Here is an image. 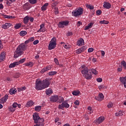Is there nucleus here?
I'll use <instances>...</instances> for the list:
<instances>
[{
	"mask_svg": "<svg viewBox=\"0 0 126 126\" xmlns=\"http://www.w3.org/2000/svg\"><path fill=\"white\" fill-rule=\"evenodd\" d=\"M18 105V104H17V103L16 102H14L13 105H12V107L15 109V108L17 107V106Z\"/></svg>",
	"mask_w": 126,
	"mask_h": 126,
	"instance_id": "obj_47",
	"label": "nucleus"
},
{
	"mask_svg": "<svg viewBox=\"0 0 126 126\" xmlns=\"http://www.w3.org/2000/svg\"><path fill=\"white\" fill-rule=\"evenodd\" d=\"M80 50H81V52L82 53L83 52H84L86 50V47L85 46H83L82 48H79Z\"/></svg>",
	"mask_w": 126,
	"mask_h": 126,
	"instance_id": "obj_43",
	"label": "nucleus"
},
{
	"mask_svg": "<svg viewBox=\"0 0 126 126\" xmlns=\"http://www.w3.org/2000/svg\"><path fill=\"white\" fill-rule=\"evenodd\" d=\"M93 51H94V49H93L92 48H89L88 52L89 53H92V52H93Z\"/></svg>",
	"mask_w": 126,
	"mask_h": 126,
	"instance_id": "obj_52",
	"label": "nucleus"
},
{
	"mask_svg": "<svg viewBox=\"0 0 126 126\" xmlns=\"http://www.w3.org/2000/svg\"><path fill=\"white\" fill-rule=\"evenodd\" d=\"M54 62L56 64H59V60H58V59L55 58L54 59Z\"/></svg>",
	"mask_w": 126,
	"mask_h": 126,
	"instance_id": "obj_56",
	"label": "nucleus"
},
{
	"mask_svg": "<svg viewBox=\"0 0 126 126\" xmlns=\"http://www.w3.org/2000/svg\"><path fill=\"white\" fill-rule=\"evenodd\" d=\"M3 17L4 18H8V19L13 18L12 16L6 15H3Z\"/></svg>",
	"mask_w": 126,
	"mask_h": 126,
	"instance_id": "obj_40",
	"label": "nucleus"
},
{
	"mask_svg": "<svg viewBox=\"0 0 126 126\" xmlns=\"http://www.w3.org/2000/svg\"><path fill=\"white\" fill-rule=\"evenodd\" d=\"M10 26H11V24L6 23L5 24L2 25V28L3 29H7V28H9Z\"/></svg>",
	"mask_w": 126,
	"mask_h": 126,
	"instance_id": "obj_17",
	"label": "nucleus"
},
{
	"mask_svg": "<svg viewBox=\"0 0 126 126\" xmlns=\"http://www.w3.org/2000/svg\"><path fill=\"white\" fill-rule=\"evenodd\" d=\"M105 120L104 117H100L97 120H94V123H96V125H99L101 123H103Z\"/></svg>",
	"mask_w": 126,
	"mask_h": 126,
	"instance_id": "obj_11",
	"label": "nucleus"
},
{
	"mask_svg": "<svg viewBox=\"0 0 126 126\" xmlns=\"http://www.w3.org/2000/svg\"><path fill=\"white\" fill-rule=\"evenodd\" d=\"M94 24L92 23H90L88 26H86L85 27V30H88V29H90L91 28H92V27L93 26Z\"/></svg>",
	"mask_w": 126,
	"mask_h": 126,
	"instance_id": "obj_21",
	"label": "nucleus"
},
{
	"mask_svg": "<svg viewBox=\"0 0 126 126\" xmlns=\"http://www.w3.org/2000/svg\"><path fill=\"white\" fill-rule=\"evenodd\" d=\"M54 12L55 14H59V8L58 7L54 8Z\"/></svg>",
	"mask_w": 126,
	"mask_h": 126,
	"instance_id": "obj_42",
	"label": "nucleus"
},
{
	"mask_svg": "<svg viewBox=\"0 0 126 126\" xmlns=\"http://www.w3.org/2000/svg\"><path fill=\"white\" fill-rule=\"evenodd\" d=\"M114 106V104L112 102H110L107 105V107L110 109V108H112Z\"/></svg>",
	"mask_w": 126,
	"mask_h": 126,
	"instance_id": "obj_39",
	"label": "nucleus"
},
{
	"mask_svg": "<svg viewBox=\"0 0 126 126\" xmlns=\"http://www.w3.org/2000/svg\"><path fill=\"white\" fill-rule=\"evenodd\" d=\"M41 106H36L35 107L34 110L36 112H40L41 111Z\"/></svg>",
	"mask_w": 126,
	"mask_h": 126,
	"instance_id": "obj_28",
	"label": "nucleus"
},
{
	"mask_svg": "<svg viewBox=\"0 0 126 126\" xmlns=\"http://www.w3.org/2000/svg\"><path fill=\"white\" fill-rule=\"evenodd\" d=\"M26 34H27V32L26 31H22L20 32V35L22 36H25Z\"/></svg>",
	"mask_w": 126,
	"mask_h": 126,
	"instance_id": "obj_30",
	"label": "nucleus"
},
{
	"mask_svg": "<svg viewBox=\"0 0 126 126\" xmlns=\"http://www.w3.org/2000/svg\"><path fill=\"white\" fill-rule=\"evenodd\" d=\"M29 43H30V41L28 39L25 42V43H22L18 46L14 53V58L15 59H17V58L24 54V51H26L28 49V46L27 44H29Z\"/></svg>",
	"mask_w": 126,
	"mask_h": 126,
	"instance_id": "obj_1",
	"label": "nucleus"
},
{
	"mask_svg": "<svg viewBox=\"0 0 126 126\" xmlns=\"http://www.w3.org/2000/svg\"><path fill=\"white\" fill-rule=\"evenodd\" d=\"M29 21V16H27L24 18V23L25 24H28Z\"/></svg>",
	"mask_w": 126,
	"mask_h": 126,
	"instance_id": "obj_22",
	"label": "nucleus"
},
{
	"mask_svg": "<svg viewBox=\"0 0 126 126\" xmlns=\"http://www.w3.org/2000/svg\"><path fill=\"white\" fill-rule=\"evenodd\" d=\"M57 46V38L53 37L51 40L50 41L49 44L48 45L49 50H54L56 46Z\"/></svg>",
	"mask_w": 126,
	"mask_h": 126,
	"instance_id": "obj_5",
	"label": "nucleus"
},
{
	"mask_svg": "<svg viewBox=\"0 0 126 126\" xmlns=\"http://www.w3.org/2000/svg\"><path fill=\"white\" fill-rule=\"evenodd\" d=\"M68 23H69V22L67 21L60 22L58 24V26L59 28H63L64 26H67V25H68Z\"/></svg>",
	"mask_w": 126,
	"mask_h": 126,
	"instance_id": "obj_9",
	"label": "nucleus"
},
{
	"mask_svg": "<svg viewBox=\"0 0 126 126\" xmlns=\"http://www.w3.org/2000/svg\"><path fill=\"white\" fill-rule=\"evenodd\" d=\"M59 109L63 110V108H69V104L67 103V101H64L61 104H60L58 107Z\"/></svg>",
	"mask_w": 126,
	"mask_h": 126,
	"instance_id": "obj_8",
	"label": "nucleus"
},
{
	"mask_svg": "<svg viewBox=\"0 0 126 126\" xmlns=\"http://www.w3.org/2000/svg\"><path fill=\"white\" fill-rule=\"evenodd\" d=\"M25 61H26V59L24 58V59H21L19 62H17L19 63V64H20V63H24Z\"/></svg>",
	"mask_w": 126,
	"mask_h": 126,
	"instance_id": "obj_38",
	"label": "nucleus"
},
{
	"mask_svg": "<svg viewBox=\"0 0 126 126\" xmlns=\"http://www.w3.org/2000/svg\"><path fill=\"white\" fill-rule=\"evenodd\" d=\"M103 7H104V8H106L107 9L111 8V3L108 2H104Z\"/></svg>",
	"mask_w": 126,
	"mask_h": 126,
	"instance_id": "obj_15",
	"label": "nucleus"
},
{
	"mask_svg": "<svg viewBox=\"0 0 126 126\" xmlns=\"http://www.w3.org/2000/svg\"><path fill=\"white\" fill-rule=\"evenodd\" d=\"M82 74H83V76H84L86 79H91V78H92V73L93 74H98L97 70L94 68L89 70L88 67H86L85 65H82Z\"/></svg>",
	"mask_w": 126,
	"mask_h": 126,
	"instance_id": "obj_2",
	"label": "nucleus"
},
{
	"mask_svg": "<svg viewBox=\"0 0 126 126\" xmlns=\"http://www.w3.org/2000/svg\"><path fill=\"white\" fill-rule=\"evenodd\" d=\"M118 112L119 113V117H122V116H124V113L123 112V111H119Z\"/></svg>",
	"mask_w": 126,
	"mask_h": 126,
	"instance_id": "obj_53",
	"label": "nucleus"
},
{
	"mask_svg": "<svg viewBox=\"0 0 126 126\" xmlns=\"http://www.w3.org/2000/svg\"><path fill=\"white\" fill-rule=\"evenodd\" d=\"M117 70L118 72H121V71H122L123 69H122V68H118Z\"/></svg>",
	"mask_w": 126,
	"mask_h": 126,
	"instance_id": "obj_64",
	"label": "nucleus"
},
{
	"mask_svg": "<svg viewBox=\"0 0 126 126\" xmlns=\"http://www.w3.org/2000/svg\"><path fill=\"white\" fill-rule=\"evenodd\" d=\"M23 7L24 10H28L30 9V5H29V3H26L23 5Z\"/></svg>",
	"mask_w": 126,
	"mask_h": 126,
	"instance_id": "obj_20",
	"label": "nucleus"
},
{
	"mask_svg": "<svg viewBox=\"0 0 126 126\" xmlns=\"http://www.w3.org/2000/svg\"><path fill=\"white\" fill-rule=\"evenodd\" d=\"M96 81H97V82H102L103 79L101 78H98L96 79Z\"/></svg>",
	"mask_w": 126,
	"mask_h": 126,
	"instance_id": "obj_51",
	"label": "nucleus"
},
{
	"mask_svg": "<svg viewBox=\"0 0 126 126\" xmlns=\"http://www.w3.org/2000/svg\"><path fill=\"white\" fill-rule=\"evenodd\" d=\"M47 70H49V68H48V66H46V67L43 68L41 71V73H44L46 72V71H47Z\"/></svg>",
	"mask_w": 126,
	"mask_h": 126,
	"instance_id": "obj_26",
	"label": "nucleus"
},
{
	"mask_svg": "<svg viewBox=\"0 0 126 126\" xmlns=\"http://www.w3.org/2000/svg\"><path fill=\"white\" fill-rule=\"evenodd\" d=\"M79 93H80V92L79 91H74L72 92V94L73 95H74V96H77V95H78L79 94Z\"/></svg>",
	"mask_w": 126,
	"mask_h": 126,
	"instance_id": "obj_37",
	"label": "nucleus"
},
{
	"mask_svg": "<svg viewBox=\"0 0 126 126\" xmlns=\"http://www.w3.org/2000/svg\"><path fill=\"white\" fill-rule=\"evenodd\" d=\"M99 23L100 24H109V21L106 20L100 21Z\"/></svg>",
	"mask_w": 126,
	"mask_h": 126,
	"instance_id": "obj_34",
	"label": "nucleus"
},
{
	"mask_svg": "<svg viewBox=\"0 0 126 126\" xmlns=\"http://www.w3.org/2000/svg\"><path fill=\"white\" fill-rule=\"evenodd\" d=\"M49 5L48 3H45L41 7V10L45 11L47 9V7Z\"/></svg>",
	"mask_w": 126,
	"mask_h": 126,
	"instance_id": "obj_24",
	"label": "nucleus"
},
{
	"mask_svg": "<svg viewBox=\"0 0 126 126\" xmlns=\"http://www.w3.org/2000/svg\"><path fill=\"white\" fill-rule=\"evenodd\" d=\"M64 48H65V49H68L69 47H68V45L67 44H65L64 45Z\"/></svg>",
	"mask_w": 126,
	"mask_h": 126,
	"instance_id": "obj_63",
	"label": "nucleus"
},
{
	"mask_svg": "<svg viewBox=\"0 0 126 126\" xmlns=\"http://www.w3.org/2000/svg\"><path fill=\"white\" fill-rule=\"evenodd\" d=\"M15 92H16V89H12L10 90V91H9V94L11 95L15 94Z\"/></svg>",
	"mask_w": 126,
	"mask_h": 126,
	"instance_id": "obj_29",
	"label": "nucleus"
},
{
	"mask_svg": "<svg viewBox=\"0 0 126 126\" xmlns=\"http://www.w3.org/2000/svg\"><path fill=\"white\" fill-rule=\"evenodd\" d=\"M40 28L39 29V30L38 31H37V32H45L46 31V30H45V28H44V27H45V24H42L40 25Z\"/></svg>",
	"mask_w": 126,
	"mask_h": 126,
	"instance_id": "obj_16",
	"label": "nucleus"
},
{
	"mask_svg": "<svg viewBox=\"0 0 126 126\" xmlns=\"http://www.w3.org/2000/svg\"><path fill=\"white\" fill-rule=\"evenodd\" d=\"M34 40H35V39L33 37H30V38L29 39V40L30 41V42H33V41H34Z\"/></svg>",
	"mask_w": 126,
	"mask_h": 126,
	"instance_id": "obj_55",
	"label": "nucleus"
},
{
	"mask_svg": "<svg viewBox=\"0 0 126 126\" xmlns=\"http://www.w3.org/2000/svg\"><path fill=\"white\" fill-rule=\"evenodd\" d=\"M81 50H80V49H78L76 51V54L77 55H79V54H81Z\"/></svg>",
	"mask_w": 126,
	"mask_h": 126,
	"instance_id": "obj_46",
	"label": "nucleus"
},
{
	"mask_svg": "<svg viewBox=\"0 0 126 126\" xmlns=\"http://www.w3.org/2000/svg\"><path fill=\"white\" fill-rule=\"evenodd\" d=\"M38 43H39V40H36L33 41V45H37V44H38Z\"/></svg>",
	"mask_w": 126,
	"mask_h": 126,
	"instance_id": "obj_57",
	"label": "nucleus"
},
{
	"mask_svg": "<svg viewBox=\"0 0 126 126\" xmlns=\"http://www.w3.org/2000/svg\"><path fill=\"white\" fill-rule=\"evenodd\" d=\"M41 83L42 84L43 89L48 88V87L50 86V84H51V83H50L49 80L48 78H46L45 80L41 81Z\"/></svg>",
	"mask_w": 126,
	"mask_h": 126,
	"instance_id": "obj_7",
	"label": "nucleus"
},
{
	"mask_svg": "<svg viewBox=\"0 0 126 126\" xmlns=\"http://www.w3.org/2000/svg\"><path fill=\"white\" fill-rule=\"evenodd\" d=\"M35 88L36 90H43L44 88H43V85L42 84V80H39L37 79L35 81Z\"/></svg>",
	"mask_w": 126,
	"mask_h": 126,
	"instance_id": "obj_6",
	"label": "nucleus"
},
{
	"mask_svg": "<svg viewBox=\"0 0 126 126\" xmlns=\"http://www.w3.org/2000/svg\"><path fill=\"white\" fill-rule=\"evenodd\" d=\"M59 121H60V118L57 117L55 119V123H58V122H59Z\"/></svg>",
	"mask_w": 126,
	"mask_h": 126,
	"instance_id": "obj_62",
	"label": "nucleus"
},
{
	"mask_svg": "<svg viewBox=\"0 0 126 126\" xmlns=\"http://www.w3.org/2000/svg\"><path fill=\"white\" fill-rule=\"evenodd\" d=\"M121 64L123 65V67L124 68V69H126V61H123L121 62Z\"/></svg>",
	"mask_w": 126,
	"mask_h": 126,
	"instance_id": "obj_31",
	"label": "nucleus"
},
{
	"mask_svg": "<svg viewBox=\"0 0 126 126\" xmlns=\"http://www.w3.org/2000/svg\"><path fill=\"white\" fill-rule=\"evenodd\" d=\"M86 6L87 8H89V9H94V6L89 5L88 4H86Z\"/></svg>",
	"mask_w": 126,
	"mask_h": 126,
	"instance_id": "obj_36",
	"label": "nucleus"
},
{
	"mask_svg": "<svg viewBox=\"0 0 126 126\" xmlns=\"http://www.w3.org/2000/svg\"><path fill=\"white\" fill-rule=\"evenodd\" d=\"M59 100V96L58 95H54L50 97V101L51 102H57Z\"/></svg>",
	"mask_w": 126,
	"mask_h": 126,
	"instance_id": "obj_13",
	"label": "nucleus"
},
{
	"mask_svg": "<svg viewBox=\"0 0 126 126\" xmlns=\"http://www.w3.org/2000/svg\"><path fill=\"white\" fill-rule=\"evenodd\" d=\"M8 109L10 112H14L15 111V108H14L13 106H10Z\"/></svg>",
	"mask_w": 126,
	"mask_h": 126,
	"instance_id": "obj_41",
	"label": "nucleus"
},
{
	"mask_svg": "<svg viewBox=\"0 0 126 126\" xmlns=\"http://www.w3.org/2000/svg\"><path fill=\"white\" fill-rule=\"evenodd\" d=\"M12 2H10V0H7V5H10V4Z\"/></svg>",
	"mask_w": 126,
	"mask_h": 126,
	"instance_id": "obj_59",
	"label": "nucleus"
},
{
	"mask_svg": "<svg viewBox=\"0 0 126 126\" xmlns=\"http://www.w3.org/2000/svg\"><path fill=\"white\" fill-rule=\"evenodd\" d=\"M16 65H19V63L18 62H14L9 65V67L12 68V67H15Z\"/></svg>",
	"mask_w": 126,
	"mask_h": 126,
	"instance_id": "obj_19",
	"label": "nucleus"
},
{
	"mask_svg": "<svg viewBox=\"0 0 126 126\" xmlns=\"http://www.w3.org/2000/svg\"><path fill=\"white\" fill-rule=\"evenodd\" d=\"M25 65H26V66H29L30 67H32V66H33V63L32 62L27 63H25Z\"/></svg>",
	"mask_w": 126,
	"mask_h": 126,
	"instance_id": "obj_25",
	"label": "nucleus"
},
{
	"mask_svg": "<svg viewBox=\"0 0 126 126\" xmlns=\"http://www.w3.org/2000/svg\"><path fill=\"white\" fill-rule=\"evenodd\" d=\"M4 59H5V53L2 52L0 55V63L3 62Z\"/></svg>",
	"mask_w": 126,
	"mask_h": 126,
	"instance_id": "obj_18",
	"label": "nucleus"
},
{
	"mask_svg": "<svg viewBox=\"0 0 126 126\" xmlns=\"http://www.w3.org/2000/svg\"><path fill=\"white\" fill-rule=\"evenodd\" d=\"M51 93H53V92H52V90H48L46 91V94L49 95V94H51Z\"/></svg>",
	"mask_w": 126,
	"mask_h": 126,
	"instance_id": "obj_48",
	"label": "nucleus"
},
{
	"mask_svg": "<svg viewBox=\"0 0 126 126\" xmlns=\"http://www.w3.org/2000/svg\"><path fill=\"white\" fill-rule=\"evenodd\" d=\"M58 100H59V103L61 104L62 103H63V97H62V96H59L58 97Z\"/></svg>",
	"mask_w": 126,
	"mask_h": 126,
	"instance_id": "obj_32",
	"label": "nucleus"
},
{
	"mask_svg": "<svg viewBox=\"0 0 126 126\" xmlns=\"http://www.w3.org/2000/svg\"><path fill=\"white\" fill-rule=\"evenodd\" d=\"M77 45L80 47L84 45V39L83 38H80L79 40H78Z\"/></svg>",
	"mask_w": 126,
	"mask_h": 126,
	"instance_id": "obj_14",
	"label": "nucleus"
},
{
	"mask_svg": "<svg viewBox=\"0 0 126 126\" xmlns=\"http://www.w3.org/2000/svg\"><path fill=\"white\" fill-rule=\"evenodd\" d=\"M67 36H71L72 35V32H68L67 33Z\"/></svg>",
	"mask_w": 126,
	"mask_h": 126,
	"instance_id": "obj_58",
	"label": "nucleus"
},
{
	"mask_svg": "<svg viewBox=\"0 0 126 126\" xmlns=\"http://www.w3.org/2000/svg\"><path fill=\"white\" fill-rule=\"evenodd\" d=\"M80 25H82V22H81L80 21H78L77 22V27H79V26H80Z\"/></svg>",
	"mask_w": 126,
	"mask_h": 126,
	"instance_id": "obj_54",
	"label": "nucleus"
},
{
	"mask_svg": "<svg viewBox=\"0 0 126 126\" xmlns=\"http://www.w3.org/2000/svg\"><path fill=\"white\" fill-rule=\"evenodd\" d=\"M83 14V8L81 7H78L76 9L74 10L72 12V14L73 16L75 17H78V16H80V15H82Z\"/></svg>",
	"mask_w": 126,
	"mask_h": 126,
	"instance_id": "obj_4",
	"label": "nucleus"
},
{
	"mask_svg": "<svg viewBox=\"0 0 126 126\" xmlns=\"http://www.w3.org/2000/svg\"><path fill=\"white\" fill-rule=\"evenodd\" d=\"M95 100L101 102L104 100V95L102 93H99L97 96H95Z\"/></svg>",
	"mask_w": 126,
	"mask_h": 126,
	"instance_id": "obj_10",
	"label": "nucleus"
},
{
	"mask_svg": "<svg viewBox=\"0 0 126 126\" xmlns=\"http://www.w3.org/2000/svg\"><path fill=\"white\" fill-rule=\"evenodd\" d=\"M29 20H30V21H31V22H33V21H34V18L33 17L29 18Z\"/></svg>",
	"mask_w": 126,
	"mask_h": 126,
	"instance_id": "obj_61",
	"label": "nucleus"
},
{
	"mask_svg": "<svg viewBox=\"0 0 126 126\" xmlns=\"http://www.w3.org/2000/svg\"><path fill=\"white\" fill-rule=\"evenodd\" d=\"M74 104L75 105H76V106H79V100H76L74 102Z\"/></svg>",
	"mask_w": 126,
	"mask_h": 126,
	"instance_id": "obj_50",
	"label": "nucleus"
},
{
	"mask_svg": "<svg viewBox=\"0 0 126 126\" xmlns=\"http://www.w3.org/2000/svg\"><path fill=\"white\" fill-rule=\"evenodd\" d=\"M101 56H102V57H104L105 56V51L101 50Z\"/></svg>",
	"mask_w": 126,
	"mask_h": 126,
	"instance_id": "obj_60",
	"label": "nucleus"
},
{
	"mask_svg": "<svg viewBox=\"0 0 126 126\" xmlns=\"http://www.w3.org/2000/svg\"><path fill=\"white\" fill-rule=\"evenodd\" d=\"M33 105H34V102H33V101H30L27 103V106L28 107V108L33 106Z\"/></svg>",
	"mask_w": 126,
	"mask_h": 126,
	"instance_id": "obj_23",
	"label": "nucleus"
},
{
	"mask_svg": "<svg viewBox=\"0 0 126 126\" xmlns=\"http://www.w3.org/2000/svg\"><path fill=\"white\" fill-rule=\"evenodd\" d=\"M98 88L99 89V90H101L102 89H104V88H105V86L103 85H100L99 87Z\"/></svg>",
	"mask_w": 126,
	"mask_h": 126,
	"instance_id": "obj_49",
	"label": "nucleus"
},
{
	"mask_svg": "<svg viewBox=\"0 0 126 126\" xmlns=\"http://www.w3.org/2000/svg\"><path fill=\"white\" fill-rule=\"evenodd\" d=\"M20 76V73H17L14 75V77L15 78H18Z\"/></svg>",
	"mask_w": 126,
	"mask_h": 126,
	"instance_id": "obj_44",
	"label": "nucleus"
},
{
	"mask_svg": "<svg viewBox=\"0 0 126 126\" xmlns=\"http://www.w3.org/2000/svg\"><path fill=\"white\" fill-rule=\"evenodd\" d=\"M33 119L34 121V126H45V120H44V118H41L39 116V114L37 113H34L32 115Z\"/></svg>",
	"mask_w": 126,
	"mask_h": 126,
	"instance_id": "obj_3",
	"label": "nucleus"
},
{
	"mask_svg": "<svg viewBox=\"0 0 126 126\" xmlns=\"http://www.w3.org/2000/svg\"><path fill=\"white\" fill-rule=\"evenodd\" d=\"M21 27V23H17L15 24L14 26L15 29H19Z\"/></svg>",
	"mask_w": 126,
	"mask_h": 126,
	"instance_id": "obj_27",
	"label": "nucleus"
},
{
	"mask_svg": "<svg viewBox=\"0 0 126 126\" xmlns=\"http://www.w3.org/2000/svg\"><path fill=\"white\" fill-rule=\"evenodd\" d=\"M8 99V95L7 94H5L3 97H2L0 99V104H4V103L6 102Z\"/></svg>",
	"mask_w": 126,
	"mask_h": 126,
	"instance_id": "obj_12",
	"label": "nucleus"
},
{
	"mask_svg": "<svg viewBox=\"0 0 126 126\" xmlns=\"http://www.w3.org/2000/svg\"><path fill=\"white\" fill-rule=\"evenodd\" d=\"M37 0H29L30 3H32V4H35L37 3Z\"/></svg>",
	"mask_w": 126,
	"mask_h": 126,
	"instance_id": "obj_35",
	"label": "nucleus"
},
{
	"mask_svg": "<svg viewBox=\"0 0 126 126\" xmlns=\"http://www.w3.org/2000/svg\"><path fill=\"white\" fill-rule=\"evenodd\" d=\"M55 74H57V71H50L48 73V75L50 76H52V75H55Z\"/></svg>",
	"mask_w": 126,
	"mask_h": 126,
	"instance_id": "obj_33",
	"label": "nucleus"
},
{
	"mask_svg": "<svg viewBox=\"0 0 126 126\" xmlns=\"http://www.w3.org/2000/svg\"><path fill=\"white\" fill-rule=\"evenodd\" d=\"M96 15L99 16L101 13H102V11L101 10H98L96 11Z\"/></svg>",
	"mask_w": 126,
	"mask_h": 126,
	"instance_id": "obj_45",
	"label": "nucleus"
}]
</instances>
